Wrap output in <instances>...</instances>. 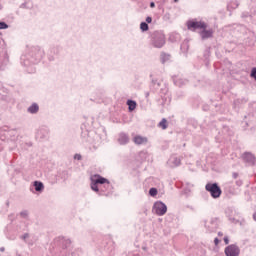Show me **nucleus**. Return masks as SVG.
<instances>
[{
  "instance_id": "nucleus-4",
  "label": "nucleus",
  "mask_w": 256,
  "mask_h": 256,
  "mask_svg": "<svg viewBox=\"0 0 256 256\" xmlns=\"http://www.w3.org/2000/svg\"><path fill=\"white\" fill-rule=\"evenodd\" d=\"M152 43H153L154 47L161 49V47H163V45H165V36L160 33H154Z\"/></svg>"
},
{
  "instance_id": "nucleus-17",
  "label": "nucleus",
  "mask_w": 256,
  "mask_h": 256,
  "mask_svg": "<svg viewBox=\"0 0 256 256\" xmlns=\"http://www.w3.org/2000/svg\"><path fill=\"white\" fill-rule=\"evenodd\" d=\"M159 127H161L162 129H167V119L163 118L159 123Z\"/></svg>"
},
{
  "instance_id": "nucleus-3",
  "label": "nucleus",
  "mask_w": 256,
  "mask_h": 256,
  "mask_svg": "<svg viewBox=\"0 0 256 256\" xmlns=\"http://www.w3.org/2000/svg\"><path fill=\"white\" fill-rule=\"evenodd\" d=\"M152 211L159 217H163V215L167 213V205L161 201H158L154 203Z\"/></svg>"
},
{
  "instance_id": "nucleus-15",
  "label": "nucleus",
  "mask_w": 256,
  "mask_h": 256,
  "mask_svg": "<svg viewBox=\"0 0 256 256\" xmlns=\"http://www.w3.org/2000/svg\"><path fill=\"white\" fill-rule=\"evenodd\" d=\"M169 59H171V56L169 54H165V53L161 54L162 63H165L166 61H169Z\"/></svg>"
},
{
  "instance_id": "nucleus-16",
  "label": "nucleus",
  "mask_w": 256,
  "mask_h": 256,
  "mask_svg": "<svg viewBox=\"0 0 256 256\" xmlns=\"http://www.w3.org/2000/svg\"><path fill=\"white\" fill-rule=\"evenodd\" d=\"M140 29H141L142 31H149V25H148L146 22H142V23L140 24Z\"/></svg>"
},
{
  "instance_id": "nucleus-19",
  "label": "nucleus",
  "mask_w": 256,
  "mask_h": 256,
  "mask_svg": "<svg viewBox=\"0 0 256 256\" xmlns=\"http://www.w3.org/2000/svg\"><path fill=\"white\" fill-rule=\"evenodd\" d=\"M0 29H9V25L5 22H0Z\"/></svg>"
},
{
  "instance_id": "nucleus-29",
  "label": "nucleus",
  "mask_w": 256,
  "mask_h": 256,
  "mask_svg": "<svg viewBox=\"0 0 256 256\" xmlns=\"http://www.w3.org/2000/svg\"><path fill=\"white\" fill-rule=\"evenodd\" d=\"M66 245H71V240H66Z\"/></svg>"
},
{
  "instance_id": "nucleus-30",
  "label": "nucleus",
  "mask_w": 256,
  "mask_h": 256,
  "mask_svg": "<svg viewBox=\"0 0 256 256\" xmlns=\"http://www.w3.org/2000/svg\"><path fill=\"white\" fill-rule=\"evenodd\" d=\"M253 219L256 221V212L253 214Z\"/></svg>"
},
{
  "instance_id": "nucleus-11",
  "label": "nucleus",
  "mask_w": 256,
  "mask_h": 256,
  "mask_svg": "<svg viewBox=\"0 0 256 256\" xmlns=\"http://www.w3.org/2000/svg\"><path fill=\"white\" fill-rule=\"evenodd\" d=\"M35 191L41 192L43 189H45V186L42 184V182L35 181L34 182Z\"/></svg>"
},
{
  "instance_id": "nucleus-20",
  "label": "nucleus",
  "mask_w": 256,
  "mask_h": 256,
  "mask_svg": "<svg viewBox=\"0 0 256 256\" xmlns=\"http://www.w3.org/2000/svg\"><path fill=\"white\" fill-rule=\"evenodd\" d=\"M251 77H253L256 81V68H253L251 71Z\"/></svg>"
},
{
  "instance_id": "nucleus-10",
  "label": "nucleus",
  "mask_w": 256,
  "mask_h": 256,
  "mask_svg": "<svg viewBox=\"0 0 256 256\" xmlns=\"http://www.w3.org/2000/svg\"><path fill=\"white\" fill-rule=\"evenodd\" d=\"M134 143L136 145H145L147 143V138L143 136L134 137Z\"/></svg>"
},
{
  "instance_id": "nucleus-32",
  "label": "nucleus",
  "mask_w": 256,
  "mask_h": 256,
  "mask_svg": "<svg viewBox=\"0 0 256 256\" xmlns=\"http://www.w3.org/2000/svg\"><path fill=\"white\" fill-rule=\"evenodd\" d=\"M179 0H174V3H177Z\"/></svg>"
},
{
  "instance_id": "nucleus-7",
  "label": "nucleus",
  "mask_w": 256,
  "mask_h": 256,
  "mask_svg": "<svg viewBox=\"0 0 256 256\" xmlns=\"http://www.w3.org/2000/svg\"><path fill=\"white\" fill-rule=\"evenodd\" d=\"M243 159L244 161H246V163H250V165H255V156H253V154L246 152L243 155Z\"/></svg>"
},
{
  "instance_id": "nucleus-5",
  "label": "nucleus",
  "mask_w": 256,
  "mask_h": 256,
  "mask_svg": "<svg viewBox=\"0 0 256 256\" xmlns=\"http://www.w3.org/2000/svg\"><path fill=\"white\" fill-rule=\"evenodd\" d=\"M240 252L241 250L235 244L229 245L228 247L225 248V251H224L226 256H239Z\"/></svg>"
},
{
  "instance_id": "nucleus-2",
  "label": "nucleus",
  "mask_w": 256,
  "mask_h": 256,
  "mask_svg": "<svg viewBox=\"0 0 256 256\" xmlns=\"http://www.w3.org/2000/svg\"><path fill=\"white\" fill-rule=\"evenodd\" d=\"M205 189L210 193L213 199H219V197H221V187H219L217 183H208L206 184Z\"/></svg>"
},
{
  "instance_id": "nucleus-31",
  "label": "nucleus",
  "mask_w": 256,
  "mask_h": 256,
  "mask_svg": "<svg viewBox=\"0 0 256 256\" xmlns=\"http://www.w3.org/2000/svg\"><path fill=\"white\" fill-rule=\"evenodd\" d=\"M219 237H223V232L218 233Z\"/></svg>"
},
{
  "instance_id": "nucleus-12",
  "label": "nucleus",
  "mask_w": 256,
  "mask_h": 256,
  "mask_svg": "<svg viewBox=\"0 0 256 256\" xmlns=\"http://www.w3.org/2000/svg\"><path fill=\"white\" fill-rule=\"evenodd\" d=\"M127 105H128L129 111H135V108L137 107V102L133 100H128Z\"/></svg>"
},
{
  "instance_id": "nucleus-28",
  "label": "nucleus",
  "mask_w": 256,
  "mask_h": 256,
  "mask_svg": "<svg viewBox=\"0 0 256 256\" xmlns=\"http://www.w3.org/2000/svg\"><path fill=\"white\" fill-rule=\"evenodd\" d=\"M150 7H151V9H153L155 7V2H151Z\"/></svg>"
},
{
  "instance_id": "nucleus-8",
  "label": "nucleus",
  "mask_w": 256,
  "mask_h": 256,
  "mask_svg": "<svg viewBox=\"0 0 256 256\" xmlns=\"http://www.w3.org/2000/svg\"><path fill=\"white\" fill-rule=\"evenodd\" d=\"M94 182H96L98 185H105V183H107V185H109V180H107L106 178L101 177L100 175H95L94 176Z\"/></svg>"
},
{
  "instance_id": "nucleus-18",
  "label": "nucleus",
  "mask_w": 256,
  "mask_h": 256,
  "mask_svg": "<svg viewBox=\"0 0 256 256\" xmlns=\"http://www.w3.org/2000/svg\"><path fill=\"white\" fill-rule=\"evenodd\" d=\"M149 195H150L151 197H155V196L157 195V188H151V189L149 190Z\"/></svg>"
},
{
  "instance_id": "nucleus-33",
  "label": "nucleus",
  "mask_w": 256,
  "mask_h": 256,
  "mask_svg": "<svg viewBox=\"0 0 256 256\" xmlns=\"http://www.w3.org/2000/svg\"><path fill=\"white\" fill-rule=\"evenodd\" d=\"M1 251H5V248H1Z\"/></svg>"
},
{
  "instance_id": "nucleus-1",
  "label": "nucleus",
  "mask_w": 256,
  "mask_h": 256,
  "mask_svg": "<svg viewBox=\"0 0 256 256\" xmlns=\"http://www.w3.org/2000/svg\"><path fill=\"white\" fill-rule=\"evenodd\" d=\"M187 27L190 31L202 29V31H200V36L202 39H210V37H213V30H207V24H205V22L188 21Z\"/></svg>"
},
{
  "instance_id": "nucleus-23",
  "label": "nucleus",
  "mask_w": 256,
  "mask_h": 256,
  "mask_svg": "<svg viewBox=\"0 0 256 256\" xmlns=\"http://www.w3.org/2000/svg\"><path fill=\"white\" fill-rule=\"evenodd\" d=\"M74 159H77V161H81V154L74 155Z\"/></svg>"
},
{
  "instance_id": "nucleus-9",
  "label": "nucleus",
  "mask_w": 256,
  "mask_h": 256,
  "mask_svg": "<svg viewBox=\"0 0 256 256\" xmlns=\"http://www.w3.org/2000/svg\"><path fill=\"white\" fill-rule=\"evenodd\" d=\"M118 143H120V145H126V143H129V136L125 133H121L118 138Z\"/></svg>"
},
{
  "instance_id": "nucleus-6",
  "label": "nucleus",
  "mask_w": 256,
  "mask_h": 256,
  "mask_svg": "<svg viewBox=\"0 0 256 256\" xmlns=\"http://www.w3.org/2000/svg\"><path fill=\"white\" fill-rule=\"evenodd\" d=\"M168 165L172 168L179 167V165H181V158L177 156H171L168 160Z\"/></svg>"
},
{
  "instance_id": "nucleus-14",
  "label": "nucleus",
  "mask_w": 256,
  "mask_h": 256,
  "mask_svg": "<svg viewBox=\"0 0 256 256\" xmlns=\"http://www.w3.org/2000/svg\"><path fill=\"white\" fill-rule=\"evenodd\" d=\"M98 184L95 182V180L92 178V183H91V189L92 191H95L96 193H99V187L97 186Z\"/></svg>"
},
{
  "instance_id": "nucleus-13",
  "label": "nucleus",
  "mask_w": 256,
  "mask_h": 256,
  "mask_svg": "<svg viewBox=\"0 0 256 256\" xmlns=\"http://www.w3.org/2000/svg\"><path fill=\"white\" fill-rule=\"evenodd\" d=\"M39 111V105L37 104H32L29 108H28V113H37Z\"/></svg>"
},
{
  "instance_id": "nucleus-21",
  "label": "nucleus",
  "mask_w": 256,
  "mask_h": 256,
  "mask_svg": "<svg viewBox=\"0 0 256 256\" xmlns=\"http://www.w3.org/2000/svg\"><path fill=\"white\" fill-rule=\"evenodd\" d=\"M21 239H23V241H25L26 239H29V233H25L24 235H22Z\"/></svg>"
},
{
  "instance_id": "nucleus-26",
  "label": "nucleus",
  "mask_w": 256,
  "mask_h": 256,
  "mask_svg": "<svg viewBox=\"0 0 256 256\" xmlns=\"http://www.w3.org/2000/svg\"><path fill=\"white\" fill-rule=\"evenodd\" d=\"M151 21H153V18H151V17L148 16V17L146 18V23H151Z\"/></svg>"
},
{
  "instance_id": "nucleus-27",
  "label": "nucleus",
  "mask_w": 256,
  "mask_h": 256,
  "mask_svg": "<svg viewBox=\"0 0 256 256\" xmlns=\"http://www.w3.org/2000/svg\"><path fill=\"white\" fill-rule=\"evenodd\" d=\"M214 243H215V245H219V238H215Z\"/></svg>"
},
{
  "instance_id": "nucleus-24",
  "label": "nucleus",
  "mask_w": 256,
  "mask_h": 256,
  "mask_svg": "<svg viewBox=\"0 0 256 256\" xmlns=\"http://www.w3.org/2000/svg\"><path fill=\"white\" fill-rule=\"evenodd\" d=\"M224 243L225 245H229V237H224Z\"/></svg>"
},
{
  "instance_id": "nucleus-25",
  "label": "nucleus",
  "mask_w": 256,
  "mask_h": 256,
  "mask_svg": "<svg viewBox=\"0 0 256 256\" xmlns=\"http://www.w3.org/2000/svg\"><path fill=\"white\" fill-rule=\"evenodd\" d=\"M233 179H237L239 177V174L237 172H234L232 174Z\"/></svg>"
},
{
  "instance_id": "nucleus-22",
  "label": "nucleus",
  "mask_w": 256,
  "mask_h": 256,
  "mask_svg": "<svg viewBox=\"0 0 256 256\" xmlns=\"http://www.w3.org/2000/svg\"><path fill=\"white\" fill-rule=\"evenodd\" d=\"M21 217H27V215H29V213L27 211H23L20 213Z\"/></svg>"
}]
</instances>
